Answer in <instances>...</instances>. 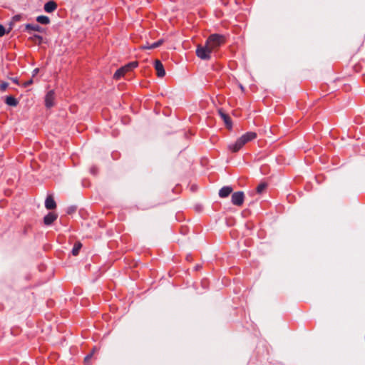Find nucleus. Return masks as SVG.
Returning a JSON list of instances; mask_svg holds the SVG:
<instances>
[{
	"instance_id": "10",
	"label": "nucleus",
	"mask_w": 365,
	"mask_h": 365,
	"mask_svg": "<svg viewBox=\"0 0 365 365\" xmlns=\"http://www.w3.org/2000/svg\"><path fill=\"white\" fill-rule=\"evenodd\" d=\"M233 191L231 186H224L219 190V196L222 198L228 197Z\"/></svg>"
},
{
	"instance_id": "15",
	"label": "nucleus",
	"mask_w": 365,
	"mask_h": 365,
	"mask_svg": "<svg viewBox=\"0 0 365 365\" xmlns=\"http://www.w3.org/2000/svg\"><path fill=\"white\" fill-rule=\"evenodd\" d=\"M36 21L41 24H45V25L48 24L50 23L49 18L46 16H38L36 18Z\"/></svg>"
},
{
	"instance_id": "22",
	"label": "nucleus",
	"mask_w": 365,
	"mask_h": 365,
	"mask_svg": "<svg viewBox=\"0 0 365 365\" xmlns=\"http://www.w3.org/2000/svg\"><path fill=\"white\" fill-rule=\"evenodd\" d=\"M93 351H94V349L93 350V351H92L91 354H88V355L85 357V359H84V361H85L86 363H87V362L91 359V356H92V355H93Z\"/></svg>"
},
{
	"instance_id": "5",
	"label": "nucleus",
	"mask_w": 365,
	"mask_h": 365,
	"mask_svg": "<svg viewBox=\"0 0 365 365\" xmlns=\"http://www.w3.org/2000/svg\"><path fill=\"white\" fill-rule=\"evenodd\" d=\"M245 194L242 191L235 192L232 195V202L235 205H241L244 202Z\"/></svg>"
},
{
	"instance_id": "14",
	"label": "nucleus",
	"mask_w": 365,
	"mask_h": 365,
	"mask_svg": "<svg viewBox=\"0 0 365 365\" xmlns=\"http://www.w3.org/2000/svg\"><path fill=\"white\" fill-rule=\"evenodd\" d=\"M163 43V40H159L157 42L153 43V44H150V45H145V46H142V48L143 49H147V48H149V49H152V48H155L160 46H161Z\"/></svg>"
},
{
	"instance_id": "13",
	"label": "nucleus",
	"mask_w": 365,
	"mask_h": 365,
	"mask_svg": "<svg viewBox=\"0 0 365 365\" xmlns=\"http://www.w3.org/2000/svg\"><path fill=\"white\" fill-rule=\"evenodd\" d=\"M267 183L265 182H260L256 187V192L258 193V194H262L263 193L267 188Z\"/></svg>"
},
{
	"instance_id": "4",
	"label": "nucleus",
	"mask_w": 365,
	"mask_h": 365,
	"mask_svg": "<svg viewBox=\"0 0 365 365\" xmlns=\"http://www.w3.org/2000/svg\"><path fill=\"white\" fill-rule=\"evenodd\" d=\"M212 51L206 44L204 46H198L196 50V55L202 60H207L210 58Z\"/></svg>"
},
{
	"instance_id": "8",
	"label": "nucleus",
	"mask_w": 365,
	"mask_h": 365,
	"mask_svg": "<svg viewBox=\"0 0 365 365\" xmlns=\"http://www.w3.org/2000/svg\"><path fill=\"white\" fill-rule=\"evenodd\" d=\"M154 67H155V69L156 70L157 76L158 77L162 78V77L165 76V71L164 69V66L160 61H159L158 59L155 60L154 62Z\"/></svg>"
},
{
	"instance_id": "19",
	"label": "nucleus",
	"mask_w": 365,
	"mask_h": 365,
	"mask_svg": "<svg viewBox=\"0 0 365 365\" xmlns=\"http://www.w3.org/2000/svg\"><path fill=\"white\" fill-rule=\"evenodd\" d=\"M31 39L34 41H37L38 43L40 44L42 42V37L38 35H34L33 37H31Z\"/></svg>"
},
{
	"instance_id": "25",
	"label": "nucleus",
	"mask_w": 365,
	"mask_h": 365,
	"mask_svg": "<svg viewBox=\"0 0 365 365\" xmlns=\"http://www.w3.org/2000/svg\"><path fill=\"white\" fill-rule=\"evenodd\" d=\"M31 83H32V80H30L29 81L26 82V83H25V85H26V86H29V85H30V84H31Z\"/></svg>"
},
{
	"instance_id": "9",
	"label": "nucleus",
	"mask_w": 365,
	"mask_h": 365,
	"mask_svg": "<svg viewBox=\"0 0 365 365\" xmlns=\"http://www.w3.org/2000/svg\"><path fill=\"white\" fill-rule=\"evenodd\" d=\"M218 113L220 115V117L222 118V119L223 120L226 127L229 129V130H231L232 128V120L231 118H230V116L225 113L222 109H220L218 110Z\"/></svg>"
},
{
	"instance_id": "27",
	"label": "nucleus",
	"mask_w": 365,
	"mask_h": 365,
	"mask_svg": "<svg viewBox=\"0 0 365 365\" xmlns=\"http://www.w3.org/2000/svg\"><path fill=\"white\" fill-rule=\"evenodd\" d=\"M46 207L48 208V209H52V208H55L56 207L49 206V207Z\"/></svg>"
},
{
	"instance_id": "26",
	"label": "nucleus",
	"mask_w": 365,
	"mask_h": 365,
	"mask_svg": "<svg viewBox=\"0 0 365 365\" xmlns=\"http://www.w3.org/2000/svg\"><path fill=\"white\" fill-rule=\"evenodd\" d=\"M12 81L15 83H18V81L17 79L16 78H13Z\"/></svg>"
},
{
	"instance_id": "3",
	"label": "nucleus",
	"mask_w": 365,
	"mask_h": 365,
	"mask_svg": "<svg viewBox=\"0 0 365 365\" xmlns=\"http://www.w3.org/2000/svg\"><path fill=\"white\" fill-rule=\"evenodd\" d=\"M224 37L218 34L211 35L206 41V45L212 50L214 51L222 43H224Z\"/></svg>"
},
{
	"instance_id": "6",
	"label": "nucleus",
	"mask_w": 365,
	"mask_h": 365,
	"mask_svg": "<svg viewBox=\"0 0 365 365\" xmlns=\"http://www.w3.org/2000/svg\"><path fill=\"white\" fill-rule=\"evenodd\" d=\"M55 100V93L53 91H48L45 96L46 107L49 108L53 106Z\"/></svg>"
},
{
	"instance_id": "11",
	"label": "nucleus",
	"mask_w": 365,
	"mask_h": 365,
	"mask_svg": "<svg viewBox=\"0 0 365 365\" xmlns=\"http://www.w3.org/2000/svg\"><path fill=\"white\" fill-rule=\"evenodd\" d=\"M57 8V4L53 1H49L44 5V10L46 12L51 13L54 11Z\"/></svg>"
},
{
	"instance_id": "2",
	"label": "nucleus",
	"mask_w": 365,
	"mask_h": 365,
	"mask_svg": "<svg viewBox=\"0 0 365 365\" xmlns=\"http://www.w3.org/2000/svg\"><path fill=\"white\" fill-rule=\"evenodd\" d=\"M138 63L137 61L130 62L125 66L118 69L113 75V78L118 80L121 77L124 76L127 73L130 72L138 66Z\"/></svg>"
},
{
	"instance_id": "24",
	"label": "nucleus",
	"mask_w": 365,
	"mask_h": 365,
	"mask_svg": "<svg viewBox=\"0 0 365 365\" xmlns=\"http://www.w3.org/2000/svg\"><path fill=\"white\" fill-rule=\"evenodd\" d=\"M195 209L197 212H201V207L196 206V207H195Z\"/></svg>"
},
{
	"instance_id": "21",
	"label": "nucleus",
	"mask_w": 365,
	"mask_h": 365,
	"mask_svg": "<svg viewBox=\"0 0 365 365\" xmlns=\"http://www.w3.org/2000/svg\"><path fill=\"white\" fill-rule=\"evenodd\" d=\"M75 212H76V207H69L68 208V210H66V213L68 215H71V214H73Z\"/></svg>"
},
{
	"instance_id": "20",
	"label": "nucleus",
	"mask_w": 365,
	"mask_h": 365,
	"mask_svg": "<svg viewBox=\"0 0 365 365\" xmlns=\"http://www.w3.org/2000/svg\"><path fill=\"white\" fill-rule=\"evenodd\" d=\"M9 86V83H6V82H4L2 83H1L0 85V89L2 91H4L6 90V88H8Z\"/></svg>"
},
{
	"instance_id": "23",
	"label": "nucleus",
	"mask_w": 365,
	"mask_h": 365,
	"mask_svg": "<svg viewBox=\"0 0 365 365\" xmlns=\"http://www.w3.org/2000/svg\"><path fill=\"white\" fill-rule=\"evenodd\" d=\"M4 34H5V29L1 24H0V37L3 36Z\"/></svg>"
},
{
	"instance_id": "16",
	"label": "nucleus",
	"mask_w": 365,
	"mask_h": 365,
	"mask_svg": "<svg viewBox=\"0 0 365 365\" xmlns=\"http://www.w3.org/2000/svg\"><path fill=\"white\" fill-rule=\"evenodd\" d=\"M45 205H56V201L52 195H48L45 201Z\"/></svg>"
},
{
	"instance_id": "1",
	"label": "nucleus",
	"mask_w": 365,
	"mask_h": 365,
	"mask_svg": "<svg viewBox=\"0 0 365 365\" xmlns=\"http://www.w3.org/2000/svg\"><path fill=\"white\" fill-rule=\"evenodd\" d=\"M257 138L255 132H247L240 137L235 143L228 145V149L232 153L238 152L246 143L255 140Z\"/></svg>"
},
{
	"instance_id": "12",
	"label": "nucleus",
	"mask_w": 365,
	"mask_h": 365,
	"mask_svg": "<svg viewBox=\"0 0 365 365\" xmlns=\"http://www.w3.org/2000/svg\"><path fill=\"white\" fill-rule=\"evenodd\" d=\"M6 103L10 106H16L18 105V101L12 96H9L6 98Z\"/></svg>"
},
{
	"instance_id": "7",
	"label": "nucleus",
	"mask_w": 365,
	"mask_h": 365,
	"mask_svg": "<svg viewBox=\"0 0 365 365\" xmlns=\"http://www.w3.org/2000/svg\"><path fill=\"white\" fill-rule=\"evenodd\" d=\"M58 218V214L50 212L43 217V223L46 226L51 225Z\"/></svg>"
},
{
	"instance_id": "17",
	"label": "nucleus",
	"mask_w": 365,
	"mask_h": 365,
	"mask_svg": "<svg viewBox=\"0 0 365 365\" xmlns=\"http://www.w3.org/2000/svg\"><path fill=\"white\" fill-rule=\"evenodd\" d=\"M82 247V245L81 242H76L73 247V250H72V254L74 255V256H76L78 255L79 253V250H81Z\"/></svg>"
},
{
	"instance_id": "18",
	"label": "nucleus",
	"mask_w": 365,
	"mask_h": 365,
	"mask_svg": "<svg viewBox=\"0 0 365 365\" xmlns=\"http://www.w3.org/2000/svg\"><path fill=\"white\" fill-rule=\"evenodd\" d=\"M26 29L28 30H33L36 31H41V28L38 25L27 24Z\"/></svg>"
}]
</instances>
